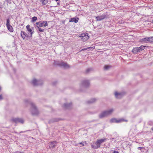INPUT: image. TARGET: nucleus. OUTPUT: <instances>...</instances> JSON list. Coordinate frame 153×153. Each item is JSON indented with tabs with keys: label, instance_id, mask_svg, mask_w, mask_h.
Segmentation results:
<instances>
[{
	"label": "nucleus",
	"instance_id": "obj_33",
	"mask_svg": "<svg viewBox=\"0 0 153 153\" xmlns=\"http://www.w3.org/2000/svg\"><path fill=\"white\" fill-rule=\"evenodd\" d=\"M2 6L1 5H0V8H1L2 7Z\"/></svg>",
	"mask_w": 153,
	"mask_h": 153
},
{
	"label": "nucleus",
	"instance_id": "obj_27",
	"mask_svg": "<svg viewBox=\"0 0 153 153\" xmlns=\"http://www.w3.org/2000/svg\"><path fill=\"white\" fill-rule=\"evenodd\" d=\"M84 83L85 84L86 83H87V84H88L89 83V82L87 81L84 82Z\"/></svg>",
	"mask_w": 153,
	"mask_h": 153
},
{
	"label": "nucleus",
	"instance_id": "obj_12",
	"mask_svg": "<svg viewBox=\"0 0 153 153\" xmlns=\"http://www.w3.org/2000/svg\"><path fill=\"white\" fill-rule=\"evenodd\" d=\"M123 120L122 119H120L119 120H117L115 118H113L110 120V122L111 123L116 122L117 123H118L121 122Z\"/></svg>",
	"mask_w": 153,
	"mask_h": 153
},
{
	"label": "nucleus",
	"instance_id": "obj_39",
	"mask_svg": "<svg viewBox=\"0 0 153 153\" xmlns=\"http://www.w3.org/2000/svg\"><path fill=\"white\" fill-rule=\"evenodd\" d=\"M1 90V87H0V90Z\"/></svg>",
	"mask_w": 153,
	"mask_h": 153
},
{
	"label": "nucleus",
	"instance_id": "obj_36",
	"mask_svg": "<svg viewBox=\"0 0 153 153\" xmlns=\"http://www.w3.org/2000/svg\"><path fill=\"white\" fill-rule=\"evenodd\" d=\"M94 144V143H93V144H92V145H93V144Z\"/></svg>",
	"mask_w": 153,
	"mask_h": 153
},
{
	"label": "nucleus",
	"instance_id": "obj_23",
	"mask_svg": "<svg viewBox=\"0 0 153 153\" xmlns=\"http://www.w3.org/2000/svg\"><path fill=\"white\" fill-rule=\"evenodd\" d=\"M111 67V66L108 65H105L104 66V69L107 70Z\"/></svg>",
	"mask_w": 153,
	"mask_h": 153
},
{
	"label": "nucleus",
	"instance_id": "obj_40",
	"mask_svg": "<svg viewBox=\"0 0 153 153\" xmlns=\"http://www.w3.org/2000/svg\"><path fill=\"white\" fill-rule=\"evenodd\" d=\"M152 22H153V20H152Z\"/></svg>",
	"mask_w": 153,
	"mask_h": 153
},
{
	"label": "nucleus",
	"instance_id": "obj_38",
	"mask_svg": "<svg viewBox=\"0 0 153 153\" xmlns=\"http://www.w3.org/2000/svg\"><path fill=\"white\" fill-rule=\"evenodd\" d=\"M94 144V143H93V144H92V145H93V144Z\"/></svg>",
	"mask_w": 153,
	"mask_h": 153
},
{
	"label": "nucleus",
	"instance_id": "obj_22",
	"mask_svg": "<svg viewBox=\"0 0 153 153\" xmlns=\"http://www.w3.org/2000/svg\"><path fill=\"white\" fill-rule=\"evenodd\" d=\"M37 81H38L36 79H34L32 81V83L33 85H37V84H36V83L37 82Z\"/></svg>",
	"mask_w": 153,
	"mask_h": 153
},
{
	"label": "nucleus",
	"instance_id": "obj_26",
	"mask_svg": "<svg viewBox=\"0 0 153 153\" xmlns=\"http://www.w3.org/2000/svg\"><path fill=\"white\" fill-rule=\"evenodd\" d=\"M138 149L141 150L142 149H145V148L143 147H138Z\"/></svg>",
	"mask_w": 153,
	"mask_h": 153
},
{
	"label": "nucleus",
	"instance_id": "obj_9",
	"mask_svg": "<svg viewBox=\"0 0 153 153\" xmlns=\"http://www.w3.org/2000/svg\"><path fill=\"white\" fill-rule=\"evenodd\" d=\"M12 121L16 123H24V120H23L21 118H16L13 119L12 120Z\"/></svg>",
	"mask_w": 153,
	"mask_h": 153
},
{
	"label": "nucleus",
	"instance_id": "obj_14",
	"mask_svg": "<svg viewBox=\"0 0 153 153\" xmlns=\"http://www.w3.org/2000/svg\"><path fill=\"white\" fill-rule=\"evenodd\" d=\"M21 35L24 40L25 39L26 36V34L24 31H21Z\"/></svg>",
	"mask_w": 153,
	"mask_h": 153
},
{
	"label": "nucleus",
	"instance_id": "obj_20",
	"mask_svg": "<svg viewBox=\"0 0 153 153\" xmlns=\"http://www.w3.org/2000/svg\"><path fill=\"white\" fill-rule=\"evenodd\" d=\"M89 48H91V50H94L95 48V46H93V47H88V48H84V49H82V50L83 51L84 50H86L87 49H89Z\"/></svg>",
	"mask_w": 153,
	"mask_h": 153
},
{
	"label": "nucleus",
	"instance_id": "obj_29",
	"mask_svg": "<svg viewBox=\"0 0 153 153\" xmlns=\"http://www.w3.org/2000/svg\"><path fill=\"white\" fill-rule=\"evenodd\" d=\"M113 153H119L117 151H114L113 152Z\"/></svg>",
	"mask_w": 153,
	"mask_h": 153
},
{
	"label": "nucleus",
	"instance_id": "obj_19",
	"mask_svg": "<svg viewBox=\"0 0 153 153\" xmlns=\"http://www.w3.org/2000/svg\"><path fill=\"white\" fill-rule=\"evenodd\" d=\"M37 19V17H36L34 16L32 18L31 22H34L36 21Z\"/></svg>",
	"mask_w": 153,
	"mask_h": 153
},
{
	"label": "nucleus",
	"instance_id": "obj_10",
	"mask_svg": "<svg viewBox=\"0 0 153 153\" xmlns=\"http://www.w3.org/2000/svg\"><path fill=\"white\" fill-rule=\"evenodd\" d=\"M50 145L49 146L50 148H53L55 147L56 146L57 143L56 142L53 141V142H50Z\"/></svg>",
	"mask_w": 153,
	"mask_h": 153
},
{
	"label": "nucleus",
	"instance_id": "obj_2",
	"mask_svg": "<svg viewBox=\"0 0 153 153\" xmlns=\"http://www.w3.org/2000/svg\"><path fill=\"white\" fill-rule=\"evenodd\" d=\"M107 140L106 138L101 139L97 140L95 144L96 145L94 146L91 145V147L94 149H96L100 148L102 143L106 141Z\"/></svg>",
	"mask_w": 153,
	"mask_h": 153
},
{
	"label": "nucleus",
	"instance_id": "obj_1",
	"mask_svg": "<svg viewBox=\"0 0 153 153\" xmlns=\"http://www.w3.org/2000/svg\"><path fill=\"white\" fill-rule=\"evenodd\" d=\"M36 25L37 30L40 32H43L44 31L45 29L42 27L48 26V23L47 21H40L36 22Z\"/></svg>",
	"mask_w": 153,
	"mask_h": 153
},
{
	"label": "nucleus",
	"instance_id": "obj_35",
	"mask_svg": "<svg viewBox=\"0 0 153 153\" xmlns=\"http://www.w3.org/2000/svg\"><path fill=\"white\" fill-rule=\"evenodd\" d=\"M59 0H55L56 1H59Z\"/></svg>",
	"mask_w": 153,
	"mask_h": 153
},
{
	"label": "nucleus",
	"instance_id": "obj_32",
	"mask_svg": "<svg viewBox=\"0 0 153 153\" xmlns=\"http://www.w3.org/2000/svg\"><path fill=\"white\" fill-rule=\"evenodd\" d=\"M93 100L92 101V102H94L95 101V100L94 99H93Z\"/></svg>",
	"mask_w": 153,
	"mask_h": 153
},
{
	"label": "nucleus",
	"instance_id": "obj_8",
	"mask_svg": "<svg viewBox=\"0 0 153 153\" xmlns=\"http://www.w3.org/2000/svg\"><path fill=\"white\" fill-rule=\"evenodd\" d=\"M26 28L29 33H30V34L32 35L34 33L33 27H30L29 25H28L26 26Z\"/></svg>",
	"mask_w": 153,
	"mask_h": 153
},
{
	"label": "nucleus",
	"instance_id": "obj_25",
	"mask_svg": "<svg viewBox=\"0 0 153 153\" xmlns=\"http://www.w3.org/2000/svg\"><path fill=\"white\" fill-rule=\"evenodd\" d=\"M91 69H87L86 71V73H88L89 71H91Z\"/></svg>",
	"mask_w": 153,
	"mask_h": 153
},
{
	"label": "nucleus",
	"instance_id": "obj_37",
	"mask_svg": "<svg viewBox=\"0 0 153 153\" xmlns=\"http://www.w3.org/2000/svg\"><path fill=\"white\" fill-rule=\"evenodd\" d=\"M94 144V143H93V144H92V145H93V144Z\"/></svg>",
	"mask_w": 153,
	"mask_h": 153
},
{
	"label": "nucleus",
	"instance_id": "obj_28",
	"mask_svg": "<svg viewBox=\"0 0 153 153\" xmlns=\"http://www.w3.org/2000/svg\"><path fill=\"white\" fill-rule=\"evenodd\" d=\"M138 48V50H139V52H140L141 51H142V50H141V49H140V47H139V48Z\"/></svg>",
	"mask_w": 153,
	"mask_h": 153
},
{
	"label": "nucleus",
	"instance_id": "obj_7",
	"mask_svg": "<svg viewBox=\"0 0 153 153\" xmlns=\"http://www.w3.org/2000/svg\"><path fill=\"white\" fill-rule=\"evenodd\" d=\"M32 108V114L33 115L37 114H38V111L36 107L32 103H31Z\"/></svg>",
	"mask_w": 153,
	"mask_h": 153
},
{
	"label": "nucleus",
	"instance_id": "obj_31",
	"mask_svg": "<svg viewBox=\"0 0 153 153\" xmlns=\"http://www.w3.org/2000/svg\"><path fill=\"white\" fill-rule=\"evenodd\" d=\"M6 1H7L8 2H9L10 1V0H6Z\"/></svg>",
	"mask_w": 153,
	"mask_h": 153
},
{
	"label": "nucleus",
	"instance_id": "obj_17",
	"mask_svg": "<svg viewBox=\"0 0 153 153\" xmlns=\"http://www.w3.org/2000/svg\"><path fill=\"white\" fill-rule=\"evenodd\" d=\"M132 52L134 53H137L139 52L138 48H134L132 50Z\"/></svg>",
	"mask_w": 153,
	"mask_h": 153
},
{
	"label": "nucleus",
	"instance_id": "obj_4",
	"mask_svg": "<svg viewBox=\"0 0 153 153\" xmlns=\"http://www.w3.org/2000/svg\"><path fill=\"white\" fill-rule=\"evenodd\" d=\"M79 37L81 38L83 42L86 41L89 38L88 36V34L87 33L81 34Z\"/></svg>",
	"mask_w": 153,
	"mask_h": 153
},
{
	"label": "nucleus",
	"instance_id": "obj_5",
	"mask_svg": "<svg viewBox=\"0 0 153 153\" xmlns=\"http://www.w3.org/2000/svg\"><path fill=\"white\" fill-rule=\"evenodd\" d=\"M6 25L7 29L10 32L13 31V27L10 25V21L9 19H7Z\"/></svg>",
	"mask_w": 153,
	"mask_h": 153
},
{
	"label": "nucleus",
	"instance_id": "obj_13",
	"mask_svg": "<svg viewBox=\"0 0 153 153\" xmlns=\"http://www.w3.org/2000/svg\"><path fill=\"white\" fill-rule=\"evenodd\" d=\"M115 97L117 98H120L123 96L122 94L121 93H118L117 92H116L115 93Z\"/></svg>",
	"mask_w": 153,
	"mask_h": 153
},
{
	"label": "nucleus",
	"instance_id": "obj_16",
	"mask_svg": "<svg viewBox=\"0 0 153 153\" xmlns=\"http://www.w3.org/2000/svg\"><path fill=\"white\" fill-rule=\"evenodd\" d=\"M40 2L43 5H46L48 2V0H39Z\"/></svg>",
	"mask_w": 153,
	"mask_h": 153
},
{
	"label": "nucleus",
	"instance_id": "obj_34",
	"mask_svg": "<svg viewBox=\"0 0 153 153\" xmlns=\"http://www.w3.org/2000/svg\"><path fill=\"white\" fill-rule=\"evenodd\" d=\"M151 130L153 131V127L151 128Z\"/></svg>",
	"mask_w": 153,
	"mask_h": 153
},
{
	"label": "nucleus",
	"instance_id": "obj_30",
	"mask_svg": "<svg viewBox=\"0 0 153 153\" xmlns=\"http://www.w3.org/2000/svg\"><path fill=\"white\" fill-rule=\"evenodd\" d=\"M2 99V95H0V100H1Z\"/></svg>",
	"mask_w": 153,
	"mask_h": 153
},
{
	"label": "nucleus",
	"instance_id": "obj_11",
	"mask_svg": "<svg viewBox=\"0 0 153 153\" xmlns=\"http://www.w3.org/2000/svg\"><path fill=\"white\" fill-rule=\"evenodd\" d=\"M79 18H76L75 17L71 18L69 20V22H74L75 23H77L79 20Z\"/></svg>",
	"mask_w": 153,
	"mask_h": 153
},
{
	"label": "nucleus",
	"instance_id": "obj_15",
	"mask_svg": "<svg viewBox=\"0 0 153 153\" xmlns=\"http://www.w3.org/2000/svg\"><path fill=\"white\" fill-rule=\"evenodd\" d=\"M105 15L102 16H97V20L98 21H100L102 20L105 18Z\"/></svg>",
	"mask_w": 153,
	"mask_h": 153
},
{
	"label": "nucleus",
	"instance_id": "obj_24",
	"mask_svg": "<svg viewBox=\"0 0 153 153\" xmlns=\"http://www.w3.org/2000/svg\"><path fill=\"white\" fill-rule=\"evenodd\" d=\"M145 47H146V46L142 45L141 46H140V49H141V50L142 51L145 49Z\"/></svg>",
	"mask_w": 153,
	"mask_h": 153
},
{
	"label": "nucleus",
	"instance_id": "obj_21",
	"mask_svg": "<svg viewBox=\"0 0 153 153\" xmlns=\"http://www.w3.org/2000/svg\"><path fill=\"white\" fill-rule=\"evenodd\" d=\"M79 144H81L82 146H84L86 145L87 143L86 141H82L79 143Z\"/></svg>",
	"mask_w": 153,
	"mask_h": 153
},
{
	"label": "nucleus",
	"instance_id": "obj_18",
	"mask_svg": "<svg viewBox=\"0 0 153 153\" xmlns=\"http://www.w3.org/2000/svg\"><path fill=\"white\" fill-rule=\"evenodd\" d=\"M61 65L62 66H64L65 68H68L69 67V65H68V64H66V63H62Z\"/></svg>",
	"mask_w": 153,
	"mask_h": 153
},
{
	"label": "nucleus",
	"instance_id": "obj_3",
	"mask_svg": "<svg viewBox=\"0 0 153 153\" xmlns=\"http://www.w3.org/2000/svg\"><path fill=\"white\" fill-rule=\"evenodd\" d=\"M113 109H110L108 111H105L101 112L99 115V118H102L105 117L108 115L111 114L113 112Z\"/></svg>",
	"mask_w": 153,
	"mask_h": 153
},
{
	"label": "nucleus",
	"instance_id": "obj_6",
	"mask_svg": "<svg viewBox=\"0 0 153 153\" xmlns=\"http://www.w3.org/2000/svg\"><path fill=\"white\" fill-rule=\"evenodd\" d=\"M141 41L145 43H151L153 42V37L144 38L141 40Z\"/></svg>",
	"mask_w": 153,
	"mask_h": 153
}]
</instances>
